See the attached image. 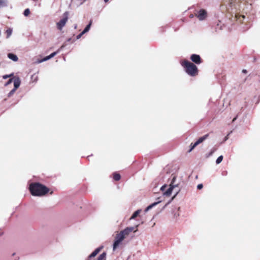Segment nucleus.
<instances>
[{
	"instance_id": "obj_1",
	"label": "nucleus",
	"mask_w": 260,
	"mask_h": 260,
	"mask_svg": "<svg viewBox=\"0 0 260 260\" xmlns=\"http://www.w3.org/2000/svg\"><path fill=\"white\" fill-rule=\"evenodd\" d=\"M138 226L139 225L138 224L135 227H127L123 230L117 232L114 237L113 244V250H116L121 244L123 240L128 236L132 232L134 231V232H136L138 231L137 228Z\"/></svg>"
},
{
	"instance_id": "obj_2",
	"label": "nucleus",
	"mask_w": 260,
	"mask_h": 260,
	"mask_svg": "<svg viewBox=\"0 0 260 260\" xmlns=\"http://www.w3.org/2000/svg\"><path fill=\"white\" fill-rule=\"evenodd\" d=\"M29 190L32 196H43L49 191V189L39 183H32L29 185Z\"/></svg>"
},
{
	"instance_id": "obj_3",
	"label": "nucleus",
	"mask_w": 260,
	"mask_h": 260,
	"mask_svg": "<svg viewBox=\"0 0 260 260\" xmlns=\"http://www.w3.org/2000/svg\"><path fill=\"white\" fill-rule=\"evenodd\" d=\"M181 64L188 75L194 77L198 75V68L193 63L187 60H184L181 62Z\"/></svg>"
},
{
	"instance_id": "obj_4",
	"label": "nucleus",
	"mask_w": 260,
	"mask_h": 260,
	"mask_svg": "<svg viewBox=\"0 0 260 260\" xmlns=\"http://www.w3.org/2000/svg\"><path fill=\"white\" fill-rule=\"evenodd\" d=\"M176 180V177H174L170 184L168 186L167 185H164L160 187V190L162 192V194L164 196L169 197L172 194V191L175 187L177 186V185H174V182Z\"/></svg>"
},
{
	"instance_id": "obj_5",
	"label": "nucleus",
	"mask_w": 260,
	"mask_h": 260,
	"mask_svg": "<svg viewBox=\"0 0 260 260\" xmlns=\"http://www.w3.org/2000/svg\"><path fill=\"white\" fill-rule=\"evenodd\" d=\"M68 13L66 12L63 14V18L62 19H61L59 22H58L56 23V26H57V29L61 30L62 29V28L64 26V25H66V24L68 21Z\"/></svg>"
},
{
	"instance_id": "obj_6",
	"label": "nucleus",
	"mask_w": 260,
	"mask_h": 260,
	"mask_svg": "<svg viewBox=\"0 0 260 260\" xmlns=\"http://www.w3.org/2000/svg\"><path fill=\"white\" fill-rule=\"evenodd\" d=\"M194 15L200 20L202 21L205 19L207 16V13L204 9H201L200 11L194 14Z\"/></svg>"
},
{
	"instance_id": "obj_7",
	"label": "nucleus",
	"mask_w": 260,
	"mask_h": 260,
	"mask_svg": "<svg viewBox=\"0 0 260 260\" xmlns=\"http://www.w3.org/2000/svg\"><path fill=\"white\" fill-rule=\"evenodd\" d=\"M208 136L209 135L208 134H207V135H204V136L200 138L198 141H197L196 142H195L193 144H191L190 146H191V148L189 151V152H190L192 150V149L196 147L197 145H198L199 144H200V143H202L204 141H205L208 137Z\"/></svg>"
},
{
	"instance_id": "obj_8",
	"label": "nucleus",
	"mask_w": 260,
	"mask_h": 260,
	"mask_svg": "<svg viewBox=\"0 0 260 260\" xmlns=\"http://www.w3.org/2000/svg\"><path fill=\"white\" fill-rule=\"evenodd\" d=\"M191 60L197 64L201 63V58L200 55L197 54H192L190 56Z\"/></svg>"
},
{
	"instance_id": "obj_9",
	"label": "nucleus",
	"mask_w": 260,
	"mask_h": 260,
	"mask_svg": "<svg viewBox=\"0 0 260 260\" xmlns=\"http://www.w3.org/2000/svg\"><path fill=\"white\" fill-rule=\"evenodd\" d=\"M21 81L19 78H16L14 79V88L17 89L20 85Z\"/></svg>"
},
{
	"instance_id": "obj_10",
	"label": "nucleus",
	"mask_w": 260,
	"mask_h": 260,
	"mask_svg": "<svg viewBox=\"0 0 260 260\" xmlns=\"http://www.w3.org/2000/svg\"><path fill=\"white\" fill-rule=\"evenodd\" d=\"M8 57L9 59L12 60L14 61H17L18 60V57L14 54L9 53Z\"/></svg>"
},
{
	"instance_id": "obj_11",
	"label": "nucleus",
	"mask_w": 260,
	"mask_h": 260,
	"mask_svg": "<svg viewBox=\"0 0 260 260\" xmlns=\"http://www.w3.org/2000/svg\"><path fill=\"white\" fill-rule=\"evenodd\" d=\"M142 210L141 209L135 211L132 216L130 217L129 220H133L135 219L141 212Z\"/></svg>"
},
{
	"instance_id": "obj_12",
	"label": "nucleus",
	"mask_w": 260,
	"mask_h": 260,
	"mask_svg": "<svg viewBox=\"0 0 260 260\" xmlns=\"http://www.w3.org/2000/svg\"><path fill=\"white\" fill-rule=\"evenodd\" d=\"M161 202V201H159L157 202H155L151 205H150L149 206H148L145 210V212H148L149 210H150L151 209H152L153 207L155 206L156 205H157L158 204H159V203Z\"/></svg>"
},
{
	"instance_id": "obj_13",
	"label": "nucleus",
	"mask_w": 260,
	"mask_h": 260,
	"mask_svg": "<svg viewBox=\"0 0 260 260\" xmlns=\"http://www.w3.org/2000/svg\"><path fill=\"white\" fill-rule=\"evenodd\" d=\"M8 0H0V8L8 6Z\"/></svg>"
},
{
	"instance_id": "obj_14",
	"label": "nucleus",
	"mask_w": 260,
	"mask_h": 260,
	"mask_svg": "<svg viewBox=\"0 0 260 260\" xmlns=\"http://www.w3.org/2000/svg\"><path fill=\"white\" fill-rule=\"evenodd\" d=\"M106 253L103 252L101 254H100L97 258L94 259V260H106Z\"/></svg>"
},
{
	"instance_id": "obj_15",
	"label": "nucleus",
	"mask_w": 260,
	"mask_h": 260,
	"mask_svg": "<svg viewBox=\"0 0 260 260\" xmlns=\"http://www.w3.org/2000/svg\"><path fill=\"white\" fill-rule=\"evenodd\" d=\"M13 29L12 28H8L5 31L7 35V38H9L12 34Z\"/></svg>"
},
{
	"instance_id": "obj_16",
	"label": "nucleus",
	"mask_w": 260,
	"mask_h": 260,
	"mask_svg": "<svg viewBox=\"0 0 260 260\" xmlns=\"http://www.w3.org/2000/svg\"><path fill=\"white\" fill-rule=\"evenodd\" d=\"M120 178H121V176H120L119 174H118V173H115L113 174V179L115 181L119 180Z\"/></svg>"
},
{
	"instance_id": "obj_17",
	"label": "nucleus",
	"mask_w": 260,
	"mask_h": 260,
	"mask_svg": "<svg viewBox=\"0 0 260 260\" xmlns=\"http://www.w3.org/2000/svg\"><path fill=\"white\" fill-rule=\"evenodd\" d=\"M51 59L49 57V56H46L45 57H44V58H43L41 60H40L38 61V63H41V62H43L44 61H47L49 59Z\"/></svg>"
},
{
	"instance_id": "obj_18",
	"label": "nucleus",
	"mask_w": 260,
	"mask_h": 260,
	"mask_svg": "<svg viewBox=\"0 0 260 260\" xmlns=\"http://www.w3.org/2000/svg\"><path fill=\"white\" fill-rule=\"evenodd\" d=\"M223 159V156L222 155L219 156L216 160L217 164H220Z\"/></svg>"
},
{
	"instance_id": "obj_19",
	"label": "nucleus",
	"mask_w": 260,
	"mask_h": 260,
	"mask_svg": "<svg viewBox=\"0 0 260 260\" xmlns=\"http://www.w3.org/2000/svg\"><path fill=\"white\" fill-rule=\"evenodd\" d=\"M16 90H17L16 89H15V88H14V89H12V90H11V91L9 93V94H8V96H9V97L11 96H12V95L15 93V92L16 91Z\"/></svg>"
},
{
	"instance_id": "obj_20",
	"label": "nucleus",
	"mask_w": 260,
	"mask_h": 260,
	"mask_svg": "<svg viewBox=\"0 0 260 260\" xmlns=\"http://www.w3.org/2000/svg\"><path fill=\"white\" fill-rule=\"evenodd\" d=\"M91 22L90 21L89 24H88L86 27L84 28V30H85L87 32H88L90 28V26H91Z\"/></svg>"
},
{
	"instance_id": "obj_21",
	"label": "nucleus",
	"mask_w": 260,
	"mask_h": 260,
	"mask_svg": "<svg viewBox=\"0 0 260 260\" xmlns=\"http://www.w3.org/2000/svg\"><path fill=\"white\" fill-rule=\"evenodd\" d=\"M30 13L29 10L28 9H26L25 10L24 12V15L25 16H27Z\"/></svg>"
},
{
	"instance_id": "obj_22",
	"label": "nucleus",
	"mask_w": 260,
	"mask_h": 260,
	"mask_svg": "<svg viewBox=\"0 0 260 260\" xmlns=\"http://www.w3.org/2000/svg\"><path fill=\"white\" fill-rule=\"evenodd\" d=\"M31 79L34 80V81L36 82L38 80V77L35 75H33L31 76Z\"/></svg>"
},
{
	"instance_id": "obj_23",
	"label": "nucleus",
	"mask_w": 260,
	"mask_h": 260,
	"mask_svg": "<svg viewBox=\"0 0 260 260\" xmlns=\"http://www.w3.org/2000/svg\"><path fill=\"white\" fill-rule=\"evenodd\" d=\"M58 52H54L53 53H52L51 54H50L49 56L50 57V58L53 57Z\"/></svg>"
},
{
	"instance_id": "obj_24",
	"label": "nucleus",
	"mask_w": 260,
	"mask_h": 260,
	"mask_svg": "<svg viewBox=\"0 0 260 260\" xmlns=\"http://www.w3.org/2000/svg\"><path fill=\"white\" fill-rule=\"evenodd\" d=\"M236 17L238 20L241 21V18H242V19H244L245 16H244V15H241V16H236Z\"/></svg>"
},
{
	"instance_id": "obj_25",
	"label": "nucleus",
	"mask_w": 260,
	"mask_h": 260,
	"mask_svg": "<svg viewBox=\"0 0 260 260\" xmlns=\"http://www.w3.org/2000/svg\"><path fill=\"white\" fill-rule=\"evenodd\" d=\"M180 214L179 213H175L174 214V218L176 219H177Z\"/></svg>"
},
{
	"instance_id": "obj_26",
	"label": "nucleus",
	"mask_w": 260,
	"mask_h": 260,
	"mask_svg": "<svg viewBox=\"0 0 260 260\" xmlns=\"http://www.w3.org/2000/svg\"><path fill=\"white\" fill-rule=\"evenodd\" d=\"M203 187V185L202 184H199L197 185V188L198 189H201Z\"/></svg>"
},
{
	"instance_id": "obj_27",
	"label": "nucleus",
	"mask_w": 260,
	"mask_h": 260,
	"mask_svg": "<svg viewBox=\"0 0 260 260\" xmlns=\"http://www.w3.org/2000/svg\"><path fill=\"white\" fill-rule=\"evenodd\" d=\"M12 75H13V74H11V75H5V76H3V78L6 79L8 78V77H11Z\"/></svg>"
},
{
	"instance_id": "obj_28",
	"label": "nucleus",
	"mask_w": 260,
	"mask_h": 260,
	"mask_svg": "<svg viewBox=\"0 0 260 260\" xmlns=\"http://www.w3.org/2000/svg\"><path fill=\"white\" fill-rule=\"evenodd\" d=\"M82 35H83V34H82V33L81 32L77 36V39H79L82 37Z\"/></svg>"
},
{
	"instance_id": "obj_29",
	"label": "nucleus",
	"mask_w": 260,
	"mask_h": 260,
	"mask_svg": "<svg viewBox=\"0 0 260 260\" xmlns=\"http://www.w3.org/2000/svg\"><path fill=\"white\" fill-rule=\"evenodd\" d=\"M12 80H13V79H9V80L7 83L6 85H7L9 84L10 83H11Z\"/></svg>"
},
{
	"instance_id": "obj_30",
	"label": "nucleus",
	"mask_w": 260,
	"mask_h": 260,
	"mask_svg": "<svg viewBox=\"0 0 260 260\" xmlns=\"http://www.w3.org/2000/svg\"><path fill=\"white\" fill-rule=\"evenodd\" d=\"M178 193V191H177L175 194H174V196L172 197V199H171V201H172L175 197L177 195Z\"/></svg>"
},
{
	"instance_id": "obj_31",
	"label": "nucleus",
	"mask_w": 260,
	"mask_h": 260,
	"mask_svg": "<svg viewBox=\"0 0 260 260\" xmlns=\"http://www.w3.org/2000/svg\"><path fill=\"white\" fill-rule=\"evenodd\" d=\"M229 134L225 137V138L224 139V141H226L227 140H228V139H229Z\"/></svg>"
},
{
	"instance_id": "obj_32",
	"label": "nucleus",
	"mask_w": 260,
	"mask_h": 260,
	"mask_svg": "<svg viewBox=\"0 0 260 260\" xmlns=\"http://www.w3.org/2000/svg\"><path fill=\"white\" fill-rule=\"evenodd\" d=\"M81 32L84 35V34L86 33L87 31L84 29Z\"/></svg>"
},
{
	"instance_id": "obj_33",
	"label": "nucleus",
	"mask_w": 260,
	"mask_h": 260,
	"mask_svg": "<svg viewBox=\"0 0 260 260\" xmlns=\"http://www.w3.org/2000/svg\"><path fill=\"white\" fill-rule=\"evenodd\" d=\"M193 17V14L190 15V18H192Z\"/></svg>"
},
{
	"instance_id": "obj_34",
	"label": "nucleus",
	"mask_w": 260,
	"mask_h": 260,
	"mask_svg": "<svg viewBox=\"0 0 260 260\" xmlns=\"http://www.w3.org/2000/svg\"><path fill=\"white\" fill-rule=\"evenodd\" d=\"M105 2L107 3L109 1V0H104Z\"/></svg>"
},
{
	"instance_id": "obj_35",
	"label": "nucleus",
	"mask_w": 260,
	"mask_h": 260,
	"mask_svg": "<svg viewBox=\"0 0 260 260\" xmlns=\"http://www.w3.org/2000/svg\"><path fill=\"white\" fill-rule=\"evenodd\" d=\"M243 72L246 73V70H243Z\"/></svg>"
},
{
	"instance_id": "obj_36",
	"label": "nucleus",
	"mask_w": 260,
	"mask_h": 260,
	"mask_svg": "<svg viewBox=\"0 0 260 260\" xmlns=\"http://www.w3.org/2000/svg\"><path fill=\"white\" fill-rule=\"evenodd\" d=\"M236 119V117H235L234 119H233V121H234Z\"/></svg>"
},
{
	"instance_id": "obj_37",
	"label": "nucleus",
	"mask_w": 260,
	"mask_h": 260,
	"mask_svg": "<svg viewBox=\"0 0 260 260\" xmlns=\"http://www.w3.org/2000/svg\"><path fill=\"white\" fill-rule=\"evenodd\" d=\"M155 223H153V225H152V226H154V225H155Z\"/></svg>"
}]
</instances>
